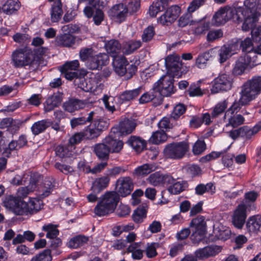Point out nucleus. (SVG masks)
Listing matches in <instances>:
<instances>
[{
    "label": "nucleus",
    "mask_w": 261,
    "mask_h": 261,
    "mask_svg": "<svg viewBox=\"0 0 261 261\" xmlns=\"http://www.w3.org/2000/svg\"><path fill=\"white\" fill-rule=\"evenodd\" d=\"M255 2L256 0H245L243 7L221 8L214 15L212 22L214 25L218 26L224 24L231 18L237 21L244 19L242 29L247 31L250 28H252L259 17V14L253 11V9L256 6Z\"/></svg>",
    "instance_id": "f257e3e1"
},
{
    "label": "nucleus",
    "mask_w": 261,
    "mask_h": 261,
    "mask_svg": "<svg viewBox=\"0 0 261 261\" xmlns=\"http://www.w3.org/2000/svg\"><path fill=\"white\" fill-rule=\"evenodd\" d=\"M261 92V76H254L242 87L240 101L247 105Z\"/></svg>",
    "instance_id": "f03ea898"
},
{
    "label": "nucleus",
    "mask_w": 261,
    "mask_h": 261,
    "mask_svg": "<svg viewBox=\"0 0 261 261\" xmlns=\"http://www.w3.org/2000/svg\"><path fill=\"white\" fill-rule=\"evenodd\" d=\"M11 57L14 66L17 68L28 65L33 66L37 62L32 50L28 47L15 50L13 52Z\"/></svg>",
    "instance_id": "7ed1b4c3"
},
{
    "label": "nucleus",
    "mask_w": 261,
    "mask_h": 261,
    "mask_svg": "<svg viewBox=\"0 0 261 261\" xmlns=\"http://www.w3.org/2000/svg\"><path fill=\"white\" fill-rule=\"evenodd\" d=\"M98 216H103L114 211V191H108L103 195L94 208Z\"/></svg>",
    "instance_id": "20e7f679"
},
{
    "label": "nucleus",
    "mask_w": 261,
    "mask_h": 261,
    "mask_svg": "<svg viewBox=\"0 0 261 261\" xmlns=\"http://www.w3.org/2000/svg\"><path fill=\"white\" fill-rule=\"evenodd\" d=\"M255 55L253 53H246L240 56L236 61L232 70L235 75H241L246 71H249L257 66L256 61L253 59Z\"/></svg>",
    "instance_id": "39448f33"
},
{
    "label": "nucleus",
    "mask_w": 261,
    "mask_h": 261,
    "mask_svg": "<svg viewBox=\"0 0 261 261\" xmlns=\"http://www.w3.org/2000/svg\"><path fill=\"white\" fill-rule=\"evenodd\" d=\"M212 83L211 91L212 93L216 94L230 90L232 87L233 79L229 73H221L213 80Z\"/></svg>",
    "instance_id": "423d86ee"
},
{
    "label": "nucleus",
    "mask_w": 261,
    "mask_h": 261,
    "mask_svg": "<svg viewBox=\"0 0 261 261\" xmlns=\"http://www.w3.org/2000/svg\"><path fill=\"white\" fill-rule=\"evenodd\" d=\"M175 76L167 73L155 82L156 90L160 96H168L174 92L173 77Z\"/></svg>",
    "instance_id": "0eeeda50"
},
{
    "label": "nucleus",
    "mask_w": 261,
    "mask_h": 261,
    "mask_svg": "<svg viewBox=\"0 0 261 261\" xmlns=\"http://www.w3.org/2000/svg\"><path fill=\"white\" fill-rule=\"evenodd\" d=\"M188 148L189 145L186 142L173 143L165 147L164 153L167 158L178 159L184 156Z\"/></svg>",
    "instance_id": "6e6552de"
},
{
    "label": "nucleus",
    "mask_w": 261,
    "mask_h": 261,
    "mask_svg": "<svg viewBox=\"0 0 261 261\" xmlns=\"http://www.w3.org/2000/svg\"><path fill=\"white\" fill-rule=\"evenodd\" d=\"M191 227L192 229L191 240L194 243L201 241L205 237L206 233V222L204 217L199 216L191 222Z\"/></svg>",
    "instance_id": "1a4fd4ad"
},
{
    "label": "nucleus",
    "mask_w": 261,
    "mask_h": 261,
    "mask_svg": "<svg viewBox=\"0 0 261 261\" xmlns=\"http://www.w3.org/2000/svg\"><path fill=\"white\" fill-rule=\"evenodd\" d=\"M165 64L167 69V73L180 77V71L182 67V62L180 56L176 54L168 55L165 59Z\"/></svg>",
    "instance_id": "9d476101"
},
{
    "label": "nucleus",
    "mask_w": 261,
    "mask_h": 261,
    "mask_svg": "<svg viewBox=\"0 0 261 261\" xmlns=\"http://www.w3.org/2000/svg\"><path fill=\"white\" fill-rule=\"evenodd\" d=\"M239 49V44L237 41H232L223 45L218 51L219 62L221 64L224 63L232 55L237 54Z\"/></svg>",
    "instance_id": "9b49d317"
},
{
    "label": "nucleus",
    "mask_w": 261,
    "mask_h": 261,
    "mask_svg": "<svg viewBox=\"0 0 261 261\" xmlns=\"http://www.w3.org/2000/svg\"><path fill=\"white\" fill-rule=\"evenodd\" d=\"M181 10L179 7L173 6L169 8L158 19V22L163 25L172 23L179 15Z\"/></svg>",
    "instance_id": "f8f14e48"
},
{
    "label": "nucleus",
    "mask_w": 261,
    "mask_h": 261,
    "mask_svg": "<svg viewBox=\"0 0 261 261\" xmlns=\"http://www.w3.org/2000/svg\"><path fill=\"white\" fill-rule=\"evenodd\" d=\"M87 73V71L85 69L76 70L75 73L66 74V79L70 81L73 80L74 85L85 91L89 89L85 78Z\"/></svg>",
    "instance_id": "ddd939ff"
},
{
    "label": "nucleus",
    "mask_w": 261,
    "mask_h": 261,
    "mask_svg": "<svg viewBox=\"0 0 261 261\" xmlns=\"http://www.w3.org/2000/svg\"><path fill=\"white\" fill-rule=\"evenodd\" d=\"M54 187V179L51 177H45L36 190L38 197L40 199L47 197L51 194Z\"/></svg>",
    "instance_id": "4468645a"
},
{
    "label": "nucleus",
    "mask_w": 261,
    "mask_h": 261,
    "mask_svg": "<svg viewBox=\"0 0 261 261\" xmlns=\"http://www.w3.org/2000/svg\"><path fill=\"white\" fill-rule=\"evenodd\" d=\"M147 180L152 186H159L171 183L174 180V178L170 175L163 174L161 172H156L150 174Z\"/></svg>",
    "instance_id": "2eb2a0df"
},
{
    "label": "nucleus",
    "mask_w": 261,
    "mask_h": 261,
    "mask_svg": "<svg viewBox=\"0 0 261 261\" xmlns=\"http://www.w3.org/2000/svg\"><path fill=\"white\" fill-rule=\"evenodd\" d=\"M246 205L244 203L239 204L234 211L232 216V223L235 227L241 228L246 218Z\"/></svg>",
    "instance_id": "dca6fc26"
},
{
    "label": "nucleus",
    "mask_w": 261,
    "mask_h": 261,
    "mask_svg": "<svg viewBox=\"0 0 261 261\" xmlns=\"http://www.w3.org/2000/svg\"><path fill=\"white\" fill-rule=\"evenodd\" d=\"M118 194L122 197L129 195L134 188L133 180L129 177L119 178L117 180Z\"/></svg>",
    "instance_id": "f3484780"
},
{
    "label": "nucleus",
    "mask_w": 261,
    "mask_h": 261,
    "mask_svg": "<svg viewBox=\"0 0 261 261\" xmlns=\"http://www.w3.org/2000/svg\"><path fill=\"white\" fill-rule=\"evenodd\" d=\"M221 250L219 246H208L195 251L194 255L199 259H204L216 255Z\"/></svg>",
    "instance_id": "a211bd4d"
},
{
    "label": "nucleus",
    "mask_w": 261,
    "mask_h": 261,
    "mask_svg": "<svg viewBox=\"0 0 261 261\" xmlns=\"http://www.w3.org/2000/svg\"><path fill=\"white\" fill-rule=\"evenodd\" d=\"M137 124L135 120L125 119L120 122L117 131L115 133V137L117 136H126L132 133L135 129Z\"/></svg>",
    "instance_id": "6ab92c4d"
},
{
    "label": "nucleus",
    "mask_w": 261,
    "mask_h": 261,
    "mask_svg": "<svg viewBox=\"0 0 261 261\" xmlns=\"http://www.w3.org/2000/svg\"><path fill=\"white\" fill-rule=\"evenodd\" d=\"M105 58H107V56L106 54L93 55L86 62V66L90 70H99L105 64L104 60Z\"/></svg>",
    "instance_id": "aec40b11"
},
{
    "label": "nucleus",
    "mask_w": 261,
    "mask_h": 261,
    "mask_svg": "<svg viewBox=\"0 0 261 261\" xmlns=\"http://www.w3.org/2000/svg\"><path fill=\"white\" fill-rule=\"evenodd\" d=\"M217 48H211L206 51L199 54L196 59L195 65L198 68H205L207 64V61L217 53Z\"/></svg>",
    "instance_id": "412c9836"
},
{
    "label": "nucleus",
    "mask_w": 261,
    "mask_h": 261,
    "mask_svg": "<svg viewBox=\"0 0 261 261\" xmlns=\"http://www.w3.org/2000/svg\"><path fill=\"white\" fill-rule=\"evenodd\" d=\"M86 102L76 98H71L63 104L64 110L68 112L72 113L75 111L85 108Z\"/></svg>",
    "instance_id": "4be33fe9"
},
{
    "label": "nucleus",
    "mask_w": 261,
    "mask_h": 261,
    "mask_svg": "<svg viewBox=\"0 0 261 261\" xmlns=\"http://www.w3.org/2000/svg\"><path fill=\"white\" fill-rule=\"evenodd\" d=\"M260 129L261 121L256 124L252 128H244L230 131V136L234 139L244 132L246 133L247 138H250L252 136L256 134Z\"/></svg>",
    "instance_id": "5701e85b"
},
{
    "label": "nucleus",
    "mask_w": 261,
    "mask_h": 261,
    "mask_svg": "<svg viewBox=\"0 0 261 261\" xmlns=\"http://www.w3.org/2000/svg\"><path fill=\"white\" fill-rule=\"evenodd\" d=\"M141 46L140 41L130 40L125 43L121 47L120 44L115 41V49H121L123 53L129 55L138 49Z\"/></svg>",
    "instance_id": "b1692460"
},
{
    "label": "nucleus",
    "mask_w": 261,
    "mask_h": 261,
    "mask_svg": "<svg viewBox=\"0 0 261 261\" xmlns=\"http://www.w3.org/2000/svg\"><path fill=\"white\" fill-rule=\"evenodd\" d=\"M76 37L68 33H65L58 36L56 41L58 46L65 47H70L75 43Z\"/></svg>",
    "instance_id": "393cba45"
},
{
    "label": "nucleus",
    "mask_w": 261,
    "mask_h": 261,
    "mask_svg": "<svg viewBox=\"0 0 261 261\" xmlns=\"http://www.w3.org/2000/svg\"><path fill=\"white\" fill-rule=\"evenodd\" d=\"M127 13L128 8L126 1L115 5V22L120 23L124 21L127 16Z\"/></svg>",
    "instance_id": "a878e982"
},
{
    "label": "nucleus",
    "mask_w": 261,
    "mask_h": 261,
    "mask_svg": "<svg viewBox=\"0 0 261 261\" xmlns=\"http://www.w3.org/2000/svg\"><path fill=\"white\" fill-rule=\"evenodd\" d=\"M213 233L217 239L226 240L230 238L231 231L228 227L218 224L214 226Z\"/></svg>",
    "instance_id": "bb28decb"
},
{
    "label": "nucleus",
    "mask_w": 261,
    "mask_h": 261,
    "mask_svg": "<svg viewBox=\"0 0 261 261\" xmlns=\"http://www.w3.org/2000/svg\"><path fill=\"white\" fill-rule=\"evenodd\" d=\"M93 151L97 157L101 160L106 161L109 159L110 152V146L105 143H99L94 146Z\"/></svg>",
    "instance_id": "cd10ccee"
},
{
    "label": "nucleus",
    "mask_w": 261,
    "mask_h": 261,
    "mask_svg": "<svg viewBox=\"0 0 261 261\" xmlns=\"http://www.w3.org/2000/svg\"><path fill=\"white\" fill-rule=\"evenodd\" d=\"M62 101V94L59 92L54 93L48 98L46 101L44 110L46 112L53 110L57 107Z\"/></svg>",
    "instance_id": "c85d7f7f"
},
{
    "label": "nucleus",
    "mask_w": 261,
    "mask_h": 261,
    "mask_svg": "<svg viewBox=\"0 0 261 261\" xmlns=\"http://www.w3.org/2000/svg\"><path fill=\"white\" fill-rule=\"evenodd\" d=\"M127 143L137 152H141L146 147V141L141 138L135 136H131L128 139Z\"/></svg>",
    "instance_id": "c756f323"
},
{
    "label": "nucleus",
    "mask_w": 261,
    "mask_h": 261,
    "mask_svg": "<svg viewBox=\"0 0 261 261\" xmlns=\"http://www.w3.org/2000/svg\"><path fill=\"white\" fill-rule=\"evenodd\" d=\"M143 245V242H138L132 243L128 247L127 251L132 253V257L134 259L140 260L142 258L144 250L141 248Z\"/></svg>",
    "instance_id": "7c9ffc66"
},
{
    "label": "nucleus",
    "mask_w": 261,
    "mask_h": 261,
    "mask_svg": "<svg viewBox=\"0 0 261 261\" xmlns=\"http://www.w3.org/2000/svg\"><path fill=\"white\" fill-rule=\"evenodd\" d=\"M128 62L124 56H115V73L119 76H123L126 73V66Z\"/></svg>",
    "instance_id": "2f4dec72"
},
{
    "label": "nucleus",
    "mask_w": 261,
    "mask_h": 261,
    "mask_svg": "<svg viewBox=\"0 0 261 261\" xmlns=\"http://www.w3.org/2000/svg\"><path fill=\"white\" fill-rule=\"evenodd\" d=\"M156 168L153 164H145L137 167L134 170V174L137 177H143L155 170Z\"/></svg>",
    "instance_id": "473e14b6"
},
{
    "label": "nucleus",
    "mask_w": 261,
    "mask_h": 261,
    "mask_svg": "<svg viewBox=\"0 0 261 261\" xmlns=\"http://www.w3.org/2000/svg\"><path fill=\"white\" fill-rule=\"evenodd\" d=\"M248 231L250 233H256L261 227V217H250L246 224Z\"/></svg>",
    "instance_id": "72a5a7b5"
},
{
    "label": "nucleus",
    "mask_w": 261,
    "mask_h": 261,
    "mask_svg": "<svg viewBox=\"0 0 261 261\" xmlns=\"http://www.w3.org/2000/svg\"><path fill=\"white\" fill-rule=\"evenodd\" d=\"M62 5L60 0L56 2L52 6L51 20L53 22L59 21L63 14Z\"/></svg>",
    "instance_id": "f704fd0d"
},
{
    "label": "nucleus",
    "mask_w": 261,
    "mask_h": 261,
    "mask_svg": "<svg viewBox=\"0 0 261 261\" xmlns=\"http://www.w3.org/2000/svg\"><path fill=\"white\" fill-rule=\"evenodd\" d=\"M110 181L108 176H103L98 178L93 183L92 189L95 193H99L103 189L106 188Z\"/></svg>",
    "instance_id": "c9c22d12"
},
{
    "label": "nucleus",
    "mask_w": 261,
    "mask_h": 261,
    "mask_svg": "<svg viewBox=\"0 0 261 261\" xmlns=\"http://www.w3.org/2000/svg\"><path fill=\"white\" fill-rule=\"evenodd\" d=\"M224 118L228 121L226 126H231L233 127L242 124L244 121V118L241 115H234V113H231L228 116H226L225 113Z\"/></svg>",
    "instance_id": "e433bc0d"
},
{
    "label": "nucleus",
    "mask_w": 261,
    "mask_h": 261,
    "mask_svg": "<svg viewBox=\"0 0 261 261\" xmlns=\"http://www.w3.org/2000/svg\"><path fill=\"white\" fill-rule=\"evenodd\" d=\"M167 6L166 0H156L149 7V13L150 16L154 17L157 14L163 11Z\"/></svg>",
    "instance_id": "4c0bfd02"
},
{
    "label": "nucleus",
    "mask_w": 261,
    "mask_h": 261,
    "mask_svg": "<svg viewBox=\"0 0 261 261\" xmlns=\"http://www.w3.org/2000/svg\"><path fill=\"white\" fill-rule=\"evenodd\" d=\"M93 119L95 118V112L94 111L91 112L89 114L87 118L84 117L74 118L70 120V124L72 128L75 127L80 125H83L86 122H92Z\"/></svg>",
    "instance_id": "58836bf2"
},
{
    "label": "nucleus",
    "mask_w": 261,
    "mask_h": 261,
    "mask_svg": "<svg viewBox=\"0 0 261 261\" xmlns=\"http://www.w3.org/2000/svg\"><path fill=\"white\" fill-rule=\"evenodd\" d=\"M169 184L171 185L168 187V191L172 194H178L185 190L187 187V184L183 181L174 180Z\"/></svg>",
    "instance_id": "ea45409f"
},
{
    "label": "nucleus",
    "mask_w": 261,
    "mask_h": 261,
    "mask_svg": "<svg viewBox=\"0 0 261 261\" xmlns=\"http://www.w3.org/2000/svg\"><path fill=\"white\" fill-rule=\"evenodd\" d=\"M156 85H153L152 89L148 92L144 93L139 98L140 103L143 104L147 103L153 99L159 97V91L156 90Z\"/></svg>",
    "instance_id": "a19ab883"
},
{
    "label": "nucleus",
    "mask_w": 261,
    "mask_h": 261,
    "mask_svg": "<svg viewBox=\"0 0 261 261\" xmlns=\"http://www.w3.org/2000/svg\"><path fill=\"white\" fill-rule=\"evenodd\" d=\"M79 65L80 64L78 60L66 62L61 68V72L66 78V74L75 73L76 72V71H72V70H76L79 68Z\"/></svg>",
    "instance_id": "79ce46f5"
},
{
    "label": "nucleus",
    "mask_w": 261,
    "mask_h": 261,
    "mask_svg": "<svg viewBox=\"0 0 261 261\" xmlns=\"http://www.w3.org/2000/svg\"><path fill=\"white\" fill-rule=\"evenodd\" d=\"M18 0H8L4 5L2 10L7 14H12L19 9Z\"/></svg>",
    "instance_id": "37998d69"
},
{
    "label": "nucleus",
    "mask_w": 261,
    "mask_h": 261,
    "mask_svg": "<svg viewBox=\"0 0 261 261\" xmlns=\"http://www.w3.org/2000/svg\"><path fill=\"white\" fill-rule=\"evenodd\" d=\"M228 99H224L218 102L213 108L212 117L216 118L222 114L228 107Z\"/></svg>",
    "instance_id": "c03bdc74"
},
{
    "label": "nucleus",
    "mask_w": 261,
    "mask_h": 261,
    "mask_svg": "<svg viewBox=\"0 0 261 261\" xmlns=\"http://www.w3.org/2000/svg\"><path fill=\"white\" fill-rule=\"evenodd\" d=\"M141 88H138L136 89L124 92L120 96L119 99L121 102L130 101L137 96L140 93Z\"/></svg>",
    "instance_id": "a18cd8bd"
},
{
    "label": "nucleus",
    "mask_w": 261,
    "mask_h": 261,
    "mask_svg": "<svg viewBox=\"0 0 261 261\" xmlns=\"http://www.w3.org/2000/svg\"><path fill=\"white\" fill-rule=\"evenodd\" d=\"M50 125V123L46 120H42L35 122L32 126L31 129L34 135H37L45 130Z\"/></svg>",
    "instance_id": "49530a36"
},
{
    "label": "nucleus",
    "mask_w": 261,
    "mask_h": 261,
    "mask_svg": "<svg viewBox=\"0 0 261 261\" xmlns=\"http://www.w3.org/2000/svg\"><path fill=\"white\" fill-rule=\"evenodd\" d=\"M147 211L144 207H138L132 215V219L136 223H141L146 217Z\"/></svg>",
    "instance_id": "de8ad7c7"
},
{
    "label": "nucleus",
    "mask_w": 261,
    "mask_h": 261,
    "mask_svg": "<svg viewBox=\"0 0 261 261\" xmlns=\"http://www.w3.org/2000/svg\"><path fill=\"white\" fill-rule=\"evenodd\" d=\"M167 139V135L164 131L158 130L152 133L149 141L152 144H158L165 142Z\"/></svg>",
    "instance_id": "09e8293b"
},
{
    "label": "nucleus",
    "mask_w": 261,
    "mask_h": 261,
    "mask_svg": "<svg viewBox=\"0 0 261 261\" xmlns=\"http://www.w3.org/2000/svg\"><path fill=\"white\" fill-rule=\"evenodd\" d=\"M88 241V237L79 235L71 239L68 243V246L70 248H76L86 243Z\"/></svg>",
    "instance_id": "8fccbe9b"
},
{
    "label": "nucleus",
    "mask_w": 261,
    "mask_h": 261,
    "mask_svg": "<svg viewBox=\"0 0 261 261\" xmlns=\"http://www.w3.org/2000/svg\"><path fill=\"white\" fill-rule=\"evenodd\" d=\"M16 206L13 211V213L17 215H28L29 213L28 202H25L19 199Z\"/></svg>",
    "instance_id": "3c124183"
},
{
    "label": "nucleus",
    "mask_w": 261,
    "mask_h": 261,
    "mask_svg": "<svg viewBox=\"0 0 261 261\" xmlns=\"http://www.w3.org/2000/svg\"><path fill=\"white\" fill-rule=\"evenodd\" d=\"M19 199L16 196L9 195L6 197L3 201L4 205L6 208L13 212Z\"/></svg>",
    "instance_id": "603ef678"
},
{
    "label": "nucleus",
    "mask_w": 261,
    "mask_h": 261,
    "mask_svg": "<svg viewBox=\"0 0 261 261\" xmlns=\"http://www.w3.org/2000/svg\"><path fill=\"white\" fill-rule=\"evenodd\" d=\"M159 244L157 243H148L146 244L145 252L148 258H153L157 255L156 249Z\"/></svg>",
    "instance_id": "864d4df0"
},
{
    "label": "nucleus",
    "mask_w": 261,
    "mask_h": 261,
    "mask_svg": "<svg viewBox=\"0 0 261 261\" xmlns=\"http://www.w3.org/2000/svg\"><path fill=\"white\" fill-rule=\"evenodd\" d=\"M42 229L47 231L46 237L47 238L54 239L59 234V230L54 225L51 224L43 226Z\"/></svg>",
    "instance_id": "5fc2aeb1"
},
{
    "label": "nucleus",
    "mask_w": 261,
    "mask_h": 261,
    "mask_svg": "<svg viewBox=\"0 0 261 261\" xmlns=\"http://www.w3.org/2000/svg\"><path fill=\"white\" fill-rule=\"evenodd\" d=\"M51 259L50 250L46 249L33 257L31 261H51Z\"/></svg>",
    "instance_id": "6e6d98bb"
},
{
    "label": "nucleus",
    "mask_w": 261,
    "mask_h": 261,
    "mask_svg": "<svg viewBox=\"0 0 261 261\" xmlns=\"http://www.w3.org/2000/svg\"><path fill=\"white\" fill-rule=\"evenodd\" d=\"M28 207L29 213L32 214L39 211L42 208V205L39 200L34 199L28 202Z\"/></svg>",
    "instance_id": "4d7b16f0"
},
{
    "label": "nucleus",
    "mask_w": 261,
    "mask_h": 261,
    "mask_svg": "<svg viewBox=\"0 0 261 261\" xmlns=\"http://www.w3.org/2000/svg\"><path fill=\"white\" fill-rule=\"evenodd\" d=\"M206 148V145L203 140H198L194 144L192 151L195 155H199L202 153Z\"/></svg>",
    "instance_id": "13d9d810"
},
{
    "label": "nucleus",
    "mask_w": 261,
    "mask_h": 261,
    "mask_svg": "<svg viewBox=\"0 0 261 261\" xmlns=\"http://www.w3.org/2000/svg\"><path fill=\"white\" fill-rule=\"evenodd\" d=\"M80 59L82 61H87L89 58L93 56V50L92 48H82L79 53Z\"/></svg>",
    "instance_id": "bf43d9fd"
},
{
    "label": "nucleus",
    "mask_w": 261,
    "mask_h": 261,
    "mask_svg": "<svg viewBox=\"0 0 261 261\" xmlns=\"http://www.w3.org/2000/svg\"><path fill=\"white\" fill-rule=\"evenodd\" d=\"M42 179V176L38 173H33L31 175L30 184L28 185L35 191L37 187H39V184Z\"/></svg>",
    "instance_id": "052dcab7"
},
{
    "label": "nucleus",
    "mask_w": 261,
    "mask_h": 261,
    "mask_svg": "<svg viewBox=\"0 0 261 261\" xmlns=\"http://www.w3.org/2000/svg\"><path fill=\"white\" fill-rule=\"evenodd\" d=\"M210 23L208 21H201L195 28L194 32L197 35L204 33L210 28Z\"/></svg>",
    "instance_id": "680f3d73"
},
{
    "label": "nucleus",
    "mask_w": 261,
    "mask_h": 261,
    "mask_svg": "<svg viewBox=\"0 0 261 261\" xmlns=\"http://www.w3.org/2000/svg\"><path fill=\"white\" fill-rule=\"evenodd\" d=\"M34 190L31 188L30 186H27L24 187H20L17 192L16 195L17 197L21 200L26 197L31 192H33Z\"/></svg>",
    "instance_id": "e2e57ef3"
},
{
    "label": "nucleus",
    "mask_w": 261,
    "mask_h": 261,
    "mask_svg": "<svg viewBox=\"0 0 261 261\" xmlns=\"http://www.w3.org/2000/svg\"><path fill=\"white\" fill-rule=\"evenodd\" d=\"M186 111V107L182 105L179 103L175 106L173 111L171 114V117L173 119L178 118L182 115Z\"/></svg>",
    "instance_id": "0e129e2a"
},
{
    "label": "nucleus",
    "mask_w": 261,
    "mask_h": 261,
    "mask_svg": "<svg viewBox=\"0 0 261 261\" xmlns=\"http://www.w3.org/2000/svg\"><path fill=\"white\" fill-rule=\"evenodd\" d=\"M154 35V28L152 26H149L144 30L142 35V39L144 42L150 41Z\"/></svg>",
    "instance_id": "69168bd1"
},
{
    "label": "nucleus",
    "mask_w": 261,
    "mask_h": 261,
    "mask_svg": "<svg viewBox=\"0 0 261 261\" xmlns=\"http://www.w3.org/2000/svg\"><path fill=\"white\" fill-rule=\"evenodd\" d=\"M101 84L98 82V78L95 77L93 79H90L89 82H87V86L89 88L88 90H85V92H94L96 91L97 89L100 86Z\"/></svg>",
    "instance_id": "338daca9"
},
{
    "label": "nucleus",
    "mask_w": 261,
    "mask_h": 261,
    "mask_svg": "<svg viewBox=\"0 0 261 261\" xmlns=\"http://www.w3.org/2000/svg\"><path fill=\"white\" fill-rule=\"evenodd\" d=\"M205 0H193L187 8V11L191 14L202 6Z\"/></svg>",
    "instance_id": "774afa93"
}]
</instances>
